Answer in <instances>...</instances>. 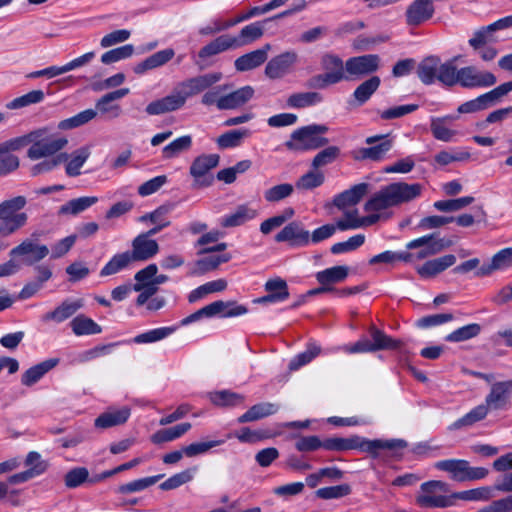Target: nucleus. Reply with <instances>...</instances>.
Here are the masks:
<instances>
[{
  "label": "nucleus",
  "instance_id": "61",
  "mask_svg": "<svg viewBox=\"0 0 512 512\" xmlns=\"http://www.w3.org/2000/svg\"><path fill=\"white\" fill-rule=\"evenodd\" d=\"M351 492V486L344 483L336 486L319 488L315 491V496L323 500L340 499L350 495Z\"/></svg>",
  "mask_w": 512,
  "mask_h": 512
},
{
  "label": "nucleus",
  "instance_id": "5",
  "mask_svg": "<svg viewBox=\"0 0 512 512\" xmlns=\"http://www.w3.org/2000/svg\"><path fill=\"white\" fill-rule=\"evenodd\" d=\"M329 128L323 124H310L300 127L292 132L291 139L285 143L289 150L293 151H311L326 146L329 139L323 135Z\"/></svg>",
  "mask_w": 512,
  "mask_h": 512
},
{
  "label": "nucleus",
  "instance_id": "51",
  "mask_svg": "<svg viewBox=\"0 0 512 512\" xmlns=\"http://www.w3.org/2000/svg\"><path fill=\"white\" fill-rule=\"evenodd\" d=\"M454 505H456L457 500L464 501H488L493 497L492 488L491 487H479L475 489L453 492L452 493Z\"/></svg>",
  "mask_w": 512,
  "mask_h": 512
},
{
  "label": "nucleus",
  "instance_id": "60",
  "mask_svg": "<svg viewBox=\"0 0 512 512\" xmlns=\"http://www.w3.org/2000/svg\"><path fill=\"white\" fill-rule=\"evenodd\" d=\"M321 348L315 343H309L305 351L296 355L289 363L291 371L298 370L300 367L310 363L320 354Z\"/></svg>",
  "mask_w": 512,
  "mask_h": 512
},
{
  "label": "nucleus",
  "instance_id": "3",
  "mask_svg": "<svg viewBox=\"0 0 512 512\" xmlns=\"http://www.w3.org/2000/svg\"><path fill=\"white\" fill-rule=\"evenodd\" d=\"M422 185L406 182L391 183L375 193L364 205L366 212H379L410 202L421 195Z\"/></svg>",
  "mask_w": 512,
  "mask_h": 512
},
{
  "label": "nucleus",
  "instance_id": "64",
  "mask_svg": "<svg viewBox=\"0 0 512 512\" xmlns=\"http://www.w3.org/2000/svg\"><path fill=\"white\" fill-rule=\"evenodd\" d=\"M89 480V471L86 467H75L70 469L64 476L65 486L74 489Z\"/></svg>",
  "mask_w": 512,
  "mask_h": 512
},
{
  "label": "nucleus",
  "instance_id": "52",
  "mask_svg": "<svg viewBox=\"0 0 512 512\" xmlns=\"http://www.w3.org/2000/svg\"><path fill=\"white\" fill-rule=\"evenodd\" d=\"M210 400L217 406H238L245 401V396L230 390H221L210 394Z\"/></svg>",
  "mask_w": 512,
  "mask_h": 512
},
{
  "label": "nucleus",
  "instance_id": "39",
  "mask_svg": "<svg viewBox=\"0 0 512 512\" xmlns=\"http://www.w3.org/2000/svg\"><path fill=\"white\" fill-rule=\"evenodd\" d=\"M487 408L483 405V403L477 405L473 409H471L468 413H466L461 418L457 419L449 426V430H459L462 428L471 427L477 422L484 420L488 415Z\"/></svg>",
  "mask_w": 512,
  "mask_h": 512
},
{
  "label": "nucleus",
  "instance_id": "23",
  "mask_svg": "<svg viewBox=\"0 0 512 512\" xmlns=\"http://www.w3.org/2000/svg\"><path fill=\"white\" fill-rule=\"evenodd\" d=\"M267 295L254 300L255 303H277L283 302L289 298V289L285 280L280 277L272 278L266 281L264 285Z\"/></svg>",
  "mask_w": 512,
  "mask_h": 512
},
{
  "label": "nucleus",
  "instance_id": "55",
  "mask_svg": "<svg viewBox=\"0 0 512 512\" xmlns=\"http://www.w3.org/2000/svg\"><path fill=\"white\" fill-rule=\"evenodd\" d=\"M164 477V474H159L155 476L145 477L141 479H137L126 484H122L118 487L117 491L120 494H130L134 492L142 491L154 484H156L160 479Z\"/></svg>",
  "mask_w": 512,
  "mask_h": 512
},
{
  "label": "nucleus",
  "instance_id": "19",
  "mask_svg": "<svg viewBox=\"0 0 512 512\" xmlns=\"http://www.w3.org/2000/svg\"><path fill=\"white\" fill-rule=\"evenodd\" d=\"M185 104L186 103L184 102V97L180 95L176 88L171 94L150 102L146 106L145 112L151 116L162 115L165 113L177 111L183 108Z\"/></svg>",
  "mask_w": 512,
  "mask_h": 512
},
{
  "label": "nucleus",
  "instance_id": "41",
  "mask_svg": "<svg viewBox=\"0 0 512 512\" xmlns=\"http://www.w3.org/2000/svg\"><path fill=\"white\" fill-rule=\"evenodd\" d=\"M71 329L76 336L95 335L102 332V328L93 319L80 314L70 322Z\"/></svg>",
  "mask_w": 512,
  "mask_h": 512
},
{
  "label": "nucleus",
  "instance_id": "18",
  "mask_svg": "<svg viewBox=\"0 0 512 512\" xmlns=\"http://www.w3.org/2000/svg\"><path fill=\"white\" fill-rule=\"evenodd\" d=\"M270 9L267 7V3L261 6H255L251 8L246 14L222 18H215L207 27L202 29L200 32H223L233 28L236 24L241 23L253 16L265 14L269 12Z\"/></svg>",
  "mask_w": 512,
  "mask_h": 512
},
{
  "label": "nucleus",
  "instance_id": "13",
  "mask_svg": "<svg viewBox=\"0 0 512 512\" xmlns=\"http://www.w3.org/2000/svg\"><path fill=\"white\" fill-rule=\"evenodd\" d=\"M379 67L380 57L377 54L355 56L345 62V70L349 80L373 74Z\"/></svg>",
  "mask_w": 512,
  "mask_h": 512
},
{
  "label": "nucleus",
  "instance_id": "57",
  "mask_svg": "<svg viewBox=\"0 0 512 512\" xmlns=\"http://www.w3.org/2000/svg\"><path fill=\"white\" fill-rule=\"evenodd\" d=\"M454 116H446L442 118H434L431 120L430 129L432 132V135L435 139L443 141V142H449L452 140L454 135L456 134L455 131L449 129L445 126L446 120H454Z\"/></svg>",
  "mask_w": 512,
  "mask_h": 512
},
{
  "label": "nucleus",
  "instance_id": "14",
  "mask_svg": "<svg viewBox=\"0 0 512 512\" xmlns=\"http://www.w3.org/2000/svg\"><path fill=\"white\" fill-rule=\"evenodd\" d=\"M278 243L286 242L290 247H306L310 243V232L300 221H291L275 235Z\"/></svg>",
  "mask_w": 512,
  "mask_h": 512
},
{
  "label": "nucleus",
  "instance_id": "56",
  "mask_svg": "<svg viewBox=\"0 0 512 512\" xmlns=\"http://www.w3.org/2000/svg\"><path fill=\"white\" fill-rule=\"evenodd\" d=\"M481 332V326L477 323H471L460 327L445 337L447 342L458 343L477 337Z\"/></svg>",
  "mask_w": 512,
  "mask_h": 512
},
{
  "label": "nucleus",
  "instance_id": "22",
  "mask_svg": "<svg viewBox=\"0 0 512 512\" xmlns=\"http://www.w3.org/2000/svg\"><path fill=\"white\" fill-rule=\"evenodd\" d=\"M433 0H414L406 11V21L411 26H418L432 18Z\"/></svg>",
  "mask_w": 512,
  "mask_h": 512
},
{
  "label": "nucleus",
  "instance_id": "36",
  "mask_svg": "<svg viewBox=\"0 0 512 512\" xmlns=\"http://www.w3.org/2000/svg\"><path fill=\"white\" fill-rule=\"evenodd\" d=\"M279 405L270 402H262L250 407L238 419V423H248L263 419L279 411Z\"/></svg>",
  "mask_w": 512,
  "mask_h": 512
},
{
  "label": "nucleus",
  "instance_id": "6",
  "mask_svg": "<svg viewBox=\"0 0 512 512\" xmlns=\"http://www.w3.org/2000/svg\"><path fill=\"white\" fill-rule=\"evenodd\" d=\"M449 484L441 480H430L420 485V491L416 495L415 502L420 508H448L454 506L452 493L441 495L439 492H448Z\"/></svg>",
  "mask_w": 512,
  "mask_h": 512
},
{
  "label": "nucleus",
  "instance_id": "63",
  "mask_svg": "<svg viewBox=\"0 0 512 512\" xmlns=\"http://www.w3.org/2000/svg\"><path fill=\"white\" fill-rule=\"evenodd\" d=\"M340 155V148L337 146H328L318 152L312 160L311 166L318 170L321 167L333 163Z\"/></svg>",
  "mask_w": 512,
  "mask_h": 512
},
{
  "label": "nucleus",
  "instance_id": "50",
  "mask_svg": "<svg viewBox=\"0 0 512 512\" xmlns=\"http://www.w3.org/2000/svg\"><path fill=\"white\" fill-rule=\"evenodd\" d=\"M369 333L373 340L371 344L374 349V352L385 349L394 350L400 347L401 342L399 340L391 338L390 336H388L375 326L370 327Z\"/></svg>",
  "mask_w": 512,
  "mask_h": 512
},
{
  "label": "nucleus",
  "instance_id": "35",
  "mask_svg": "<svg viewBox=\"0 0 512 512\" xmlns=\"http://www.w3.org/2000/svg\"><path fill=\"white\" fill-rule=\"evenodd\" d=\"M59 360L51 358L39 364H36L26 370L21 377V383L24 386L31 387L36 384L46 373L53 369Z\"/></svg>",
  "mask_w": 512,
  "mask_h": 512
},
{
  "label": "nucleus",
  "instance_id": "53",
  "mask_svg": "<svg viewBox=\"0 0 512 512\" xmlns=\"http://www.w3.org/2000/svg\"><path fill=\"white\" fill-rule=\"evenodd\" d=\"M90 156L88 147H81L74 151L71 155L70 161L66 164L65 171L70 177H76L81 174V167L87 161Z\"/></svg>",
  "mask_w": 512,
  "mask_h": 512
},
{
  "label": "nucleus",
  "instance_id": "11",
  "mask_svg": "<svg viewBox=\"0 0 512 512\" xmlns=\"http://www.w3.org/2000/svg\"><path fill=\"white\" fill-rule=\"evenodd\" d=\"M262 34H240L229 36L222 34L209 44L202 47L198 53L199 58L206 59L229 49H235L256 40Z\"/></svg>",
  "mask_w": 512,
  "mask_h": 512
},
{
  "label": "nucleus",
  "instance_id": "54",
  "mask_svg": "<svg viewBox=\"0 0 512 512\" xmlns=\"http://www.w3.org/2000/svg\"><path fill=\"white\" fill-rule=\"evenodd\" d=\"M192 147V137L190 135L181 136L162 149V155L165 159H172L180 153L190 150Z\"/></svg>",
  "mask_w": 512,
  "mask_h": 512
},
{
  "label": "nucleus",
  "instance_id": "15",
  "mask_svg": "<svg viewBox=\"0 0 512 512\" xmlns=\"http://www.w3.org/2000/svg\"><path fill=\"white\" fill-rule=\"evenodd\" d=\"M221 79L220 73H208L204 75H199L196 77H192L186 79L181 82L177 86V90L184 97V102L186 103L187 99L197 95L206 89L213 86Z\"/></svg>",
  "mask_w": 512,
  "mask_h": 512
},
{
  "label": "nucleus",
  "instance_id": "62",
  "mask_svg": "<svg viewBox=\"0 0 512 512\" xmlns=\"http://www.w3.org/2000/svg\"><path fill=\"white\" fill-rule=\"evenodd\" d=\"M45 94L42 90H32L22 96H19L6 104L10 110L20 109L32 104L40 103L44 100Z\"/></svg>",
  "mask_w": 512,
  "mask_h": 512
},
{
  "label": "nucleus",
  "instance_id": "45",
  "mask_svg": "<svg viewBox=\"0 0 512 512\" xmlns=\"http://www.w3.org/2000/svg\"><path fill=\"white\" fill-rule=\"evenodd\" d=\"M97 201H98V198L95 196H84V197L75 198V199H72V200L66 202L65 204H63L59 208L58 214L59 215H77V214L85 211L86 209H88L89 207L94 205L95 203H97Z\"/></svg>",
  "mask_w": 512,
  "mask_h": 512
},
{
  "label": "nucleus",
  "instance_id": "33",
  "mask_svg": "<svg viewBox=\"0 0 512 512\" xmlns=\"http://www.w3.org/2000/svg\"><path fill=\"white\" fill-rule=\"evenodd\" d=\"M254 95V89L251 86L241 87L227 95H223L219 101V110H230L241 107L247 103Z\"/></svg>",
  "mask_w": 512,
  "mask_h": 512
},
{
  "label": "nucleus",
  "instance_id": "9",
  "mask_svg": "<svg viewBox=\"0 0 512 512\" xmlns=\"http://www.w3.org/2000/svg\"><path fill=\"white\" fill-rule=\"evenodd\" d=\"M218 154H202L197 156L191 163L189 174L193 178L194 189L210 187L214 183V175L211 171L219 165Z\"/></svg>",
  "mask_w": 512,
  "mask_h": 512
},
{
  "label": "nucleus",
  "instance_id": "48",
  "mask_svg": "<svg viewBox=\"0 0 512 512\" xmlns=\"http://www.w3.org/2000/svg\"><path fill=\"white\" fill-rule=\"evenodd\" d=\"M251 135L248 129H235L221 134L216 139V144L220 149L234 148L241 145L244 138Z\"/></svg>",
  "mask_w": 512,
  "mask_h": 512
},
{
  "label": "nucleus",
  "instance_id": "38",
  "mask_svg": "<svg viewBox=\"0 0 512 512\" xmlns=\"http://www.w3.org/2000/svg\"><path fill=\"white\" fill-rule=\"evenodd\" d=\"M380 84V77L372 76L369 79L363 81L360 85H358L352 94V97L354 98L356 105H364L371 98V96L378 90Z\"/></svg>",
  "mask_w": 512,
  "mask_h": 512
},
{
  "label": "nucleus",
  "instance_id": "43",
  "mask_svg": "<svg viewBox=\"0 0 512 512\" xmlns=\"http://www.w3.org/2000/svg\"><path fill=\"white\" fill-rule=\"evenodd\" d=\"M348 274L349 268L344 265H339L317 272L316 280L321 285L331 286V284L344 281Z\"/></svg>",
  "mask_w": 512,
  "mask_h": 512
},
{
  "label": "nucleus",
  "instance_id": "17",
  "mask_svg": "<svg viewBox=\"0 0 512 512\" xmlns=\"http://www.w3.org/2000/svg\"><path fill=\"white\" fill-rule=\"evenodd\" d=\"M452 59L441 63L440 58L437 56H429L424 58L417 66V76L425 85H431L438 81L441 83V76L443 69L446 66H451Z\"/></svg>",
  "mask_w": 512,
  "mask_h": 512
},
{
  "label": "nucleus",
  "instance_id": "44",
  "mask_svg": "<svg viewBox=\"0 0 512 512\" xmlns=\"http://www.w3.org/2000/svg\"><path fill=\"white\" fill-rule=\"evenodd\" d=\"M323 101V95L319 92H300L293 93L287 99V105L292 108H306L317 105Z\"/></svg>",
  "mask_w": 512,
  "mask_h": 512
},
{
  "label": "nucleus",
  "instance_id": "7",
  "mask_svg": "<svg viewBox=\"0 0 512 512\" xmlns=\"http://www.w3.org/2000/svg\"><path fill=\"white\" fill-rule=\"evenodd\" d=\"M434 468L449 474L456 482H470L486 478L489 470L485 467H473L464 459H444L434 463Z\"/></svg>",
  "mask_w": 512,
  "mask_h": 512
},
{
  "label": "nucleus",
  "instance_id": "27",
  "mask_svg": "<svg viewBox=\"0 0 512 512\" xmlns=\"http://www.w3.org/2000/svg\"><path fill=\"white\" fill-rule=\"evenodd\" d=\"M456 263V256L447 254L439 258L426 261L417 268V273L422 278H433Z\"/></svg>",
  "mask_w": 512,
  "mask_h": 512
},
{
  "label": "nucleus",
  "instance_id": "1",
  "mask_svg": "<svg viewBox=\"0 0 512 512\" xmlns=\"http://www.w3.org/2000/svg\"><path fill=\"white\" fill-rule=\"evenodd\" d=\"M322 446L329 451H347L359 449L368 453L372 458H378L381 450L391 452V456L400 459L403 456L401 452L408 446L404 439H374L369 440L358 435L349 438L331 437L322 440Z\"/></svg>",
  "mask_w": 512,
  "mask_h": 512
},
{
  "label": "nucleus",
  "instance_id": "10",
  "mask_svg": "<svg viewBox=\"0 0 512 512\" xmlns=\"http://www.w3.org/2000/svg\"><path fill=\"white\" fill-rule=\"evenodd\" d=\"M369 147L359 148L351 152V156L356 161L370 160L379 162L385 158V155L391 150L393 141L387 134L369 136L365 139Z\"/></svg>",
  "mask_w": 512,
  "mask_h": 512
},
{
  "label": "nucleus",
  "instance_id": "2",
  "mask_svg": "<svg viewBox=\"0 0 512 512\" xmlns=\"http://www.w3.org/2000/svg\"><path fill=\"white\" fill-rule=\"evenodd\" d=\"M459 56L452 58L451 66L443 69L441 84L446 87L459 85L464 89L487 88L496 84V76L485 70H479L476 66L469 65L460 69L456 66Z\"/></svg>",
  "mask_w": 512,
  "mask_h": 512
},
{
  "label": "nucleus",
  "instance_id": "49",
  "mask_svg": "<svg viewBox=\"0 0 512 512\" xmlns=\"http://www.w3.org/2000/svg\"><path fill=\"white\" fill-rule=\"evenodd\" d=\"M176 330V326L159 327L135 336L132 341L135 344L155 343L169 337Z\"/></svg>",
  "mask_w": 512,
  "mask_h": 512
},
{
  "label": "nucleus",
  "instance_id": "21",
  "mask_svg": "<svg viewBox=\"0 0 512 512\" xmlns=\"http://www.w3.org/2000/svg\"><path fill=\"white\" fill-rule=\"evenodd\" d=\"M130 92L129 88H120L100 97L95 103L97 114L105 115L107 119H114L120 116L121 107L113 102L119 100Z\"/></svg>",
  "mask_w": 512,
  "mask_h": 512
},
{
  "label": "nucleus",
  "instance_id": "28",
  "mask_svg": "<svg viewBox=\"0 0 512 512\" xmlns=\"http://www.w3.org/2000/svg\"><path fill=\"white\" fill-rule=\"evenodd\" d=\"M269 49L270 45L266 44L260 49L238 57L234 62L235 69L237 71L244 72L261 66L268 58L267 53Z\"/></svg>",
  "mask_w": 512,
  "mask_h": 512
},
{
  "label": "nucleus",
  "instance_id": "16",
  "mask_svg": "<svg viewBox=\"0 0 512 512\" xmlns=\"http://www.w3.org/2000/svg\"><path fill=\"white\" fill-rule=\"evenodd\" d=\"M67 143L68 141L65 137L50 136L42 139L37 138L28 149L27 156L31 160L48 157L62 150Z\"/></svg>",
  "mask_w": 512,
  "mask_h": 512
},
{
  "label": "nucleus",
  "instance_id": "26",
  "mask_svg": "<svg viewBox=\"0 0 512 512\" xmlns=\"http://www.w3.org/2000/svg\"><path fill=\"white\" fill-rule=\"evenodd\" d=\"M369 184L359 183L334 197L333 204L340 210L358 204L367 194Z\"/></svg>",
  "mask_w": 512,
  "mask_h": 512
},
{
  "label": "nucleus",
  "instance_id": "32",
  "mask_svg": "<svg viewBox=\"0 0 512 512\" xmlns=\"http://www.w3.org/2000/svg\"><path fill=\"white\" fill-rule=\"evenodd\" d=\"M305 8V4L297 5L291 9L285 10L273 17L266 18L262 21L254 22L250 25L245 26L240 32H264L266 30H272L275 29V25L278 21L289 17L291 15H294L295 13H298L302 11Z\"/></svg>",
  "mask_w": 512,
  "mask_h": 512
},
{
  "label": "nucleus",
  "instance_id": "30",
  "mask_svg": "<svg viewBox=\"0 0 512 512\" xmlns=\"http://www.w3.org/2000/svg\"><path fill=\"white\" fill-rule=\"evenodd\" d=\"M296 61V54L291 52L283 53L271 59L266 67L265 74L271 79L284 76Z\"/></svg>",
  "mask_w": 512,
  "mask_h": 512
},
{
  "label": "nucleus",
  "instance_id": "34",
  "mask_svg": "<svg viewBox=\"0 0 512 512\" xmlns=\"http://www.w3.org/2000/svg\"><path fill=\"white\" fill-rule=\"evenodd\" d=\"M322 68L325 74L337 84L342 80H349V76L345 70V64L342 59L335 55H324L321 60Z\"/></svg>",
  "mask_w": 512,
  "mask_h": 512
},
{
  "label": "nucleus",
  "instance_id": "4",
  "mask_svg": "<svg viewBox=\"0 0 512 512\" xmlns=\"http://www.w3.org/2000/svg\"><path fill=\"white\" fill-rule=\"evenodd\" d=\"M25 196H16L0 202V236L9 237L28 223V214L21 210L26 206Z\"/></svg>",
  "mask_w": 512,
  "mask_h": 512
},
{
  "label": "nucleus",
  "instance_id": "47",
  "mask_svg": "<svg viewBox=\"0 0 512 512\" xmlns=\"http://www.w3.org/2000/svg\"><path fill=\"white\" fill-rule=\"evenodd\" d=\"M42 135L41 130L30 132L29 134L9 139L0 143V154H9L10 151H17L31 144Z\"/></svg>",
  "mask_w": 512,
  "mask_h": 512
},
{
  "label": "nucleus",
  "instance_id": "25",
  "mask_svg": "<svg viewBox=\"0 0 512 512\" xmlns=\"http://www.w3.org/2000/svg\"><path fill=\"white\" fill-rule=\"evenodd\" d=\"M131 415V409L127 406L119 409L109 408L106 412L101 413L94 421L96 428L107 429L114 426L122 425L127 422Z\"/></svg>",
  "mask_w": 512,
  "mask_h": 512
},
{
  "label": "nucleus",
  "instance_id": "42",
  "mask_svg": "<svg viewBox=\"0 0 512 512\" xmlns=\"http://www.w3.org/2000/svg\"><path fill=\"white\" fill-rule=\"evenodd\" d=\"M133 263L129 251L115 254L101 269L100 276L106 277L119 273Z\"/></svg>",
  "mask_w": 512,
  "mask_h": 512
},
{
  "label": "nucleus",
  "instance_id": "40",
  "mask_svg": "<svg viewBox=\"0 0 512 512\" xmlns=\"http://www.w3.org/2000/svg\"><path fill=\"white\" fill-rule=\"evenodd\" d=\"M190 429H191V424L189 422L180 423V424L170 427V428L158 430L151 436V441L154 444H162V443L170 442V441L180 438L182 435L187 433Z\"/></svg>",
  "mask_w": 512,
  "mask_h": 512
},
{
  "label": "nucleus",
  "instance_id": "8",
  "mask_svg": "<svg viewBox=\"0 0 512 512\" xmlns=\"http://www.w3.org/2000/svg\"><path fill=\"white\" fill-rule=\"evenodd\" d=\"M40 232H33L30 237L22 240L20 244L12 248L9 252L10 257H21L22 263L27 266H33L49 254L47 245L39 243Z\"/></svg>",
  "mask_w": 512,
  "mask_h": 512
},
{
  "label": "nucleus",
  "instance_id": "59",
  "mask_svg": "<svg viewBox=\"0 0 512 512\" xmlns=\"http://www.w3.org/2000/svg\"><path fill=\"white\" fill-rule=\"evenodd\" d=\"M325 181L323 172L319 170H310L302 175L296 182L295 187L298 190H312L321 186Z\"/></svg>",
  "mask_w": 512,
  "mask_h": 512
},
{
  "label": "nucleus",
  "instance_id": "29",
  "mask_svg": "<svg viewBox=\"0 0 512 512\" xmlns=\"http://www.w3.org/2000/svg\"><path fill=\"white\" fill-rule=\"evenodd\" d=\"M83 307V301L81 299L70 301L65 300L59 306H57L54 310L45 313L42 316L43 322H56L62 323L65 320L69 319L73 316L78 310Z\"/></svg>",
  "mask_w": 512,
  "mask_h": 512
},
{
  "label": "nucleus",
  "instance_id": "58",
  "mask_svg": "<svg viewBox=\"0 0 512 512\" xmlns=\"http://www.w3.org/2000/svg\"><path fill=\"white\" fill-rule=\"evenodd\" d=\"M196 470H197V468L193 467V468H188L179 473H176V474L172 475L171 477H169L164 482H162L159 485V488L164 491L176 489V488L190 482L193 479Z\"/></svg>",
  "mask_w": 512,
  "mask_h": 512
},
{
  "label": "nucleus",
  "instance_id": "37",
  "mask_svg": "<svg viewBox=\"0 0 512 512\" xmlns=\"http://www.w3.org/2000/svg\"><path fill=\"white\" fill-rule=\"evenodd\" d=\"M256 216L257 211L255 209L247 205H239L233 213L223 216L220 224L224 228L237 227L254 219Z\"/></svg>",
  "mask_w": 512,
  "mask_h": 512
},
{
  "label": "nucleus",
  "instance_id": "46",
  "mask_svg": "<svg viewBox=\"0 0 512 512\" xmlns=\"http://www.w3.org/2000/svg\"><path fill=\"white\" fill-rule=\"evenodd\" d=\"M224 304L223 301L218 300L214 301L203 308L195 311L194 313L188 315L187 317L183 318L180 322L181 326H187L191 323H194L196 321H199L203 318H211L216 315H219L221 310L223 309Z\"/></svg>",
  "mask_w": 512,
  "mask_h": 512
},
{
  "label": "nucleus",
  "instance_id": "24",
  "mask_svg": "<svg viewBox=\"0 0 512 512\" xmlns=\"http://www.w3.org/2000/svg\"><path fill=\"white\" fill-rule=\"evenodd\" d=\"M512 267V247L504 248L494 254L490 263H484L475 272V277L481 278L491 275L498 270H505Z\"/></svg>",
  "mask_w": 512,
  "mask_h": 512
},
{
  "label": "nucleus",
  "instance_id": "31",
  "mask_svg": "<svg viewBox=\"0 0 512 512\" xmlns=\"http://www.w3.org/2000/svg\"><path fill=\"white\" fill-rule=\"evenodd\" d=\"M452 244L453 242L451 240L444 238L435 239L434 234H428L408 242L406 248L412 250L426 246L428 253L433 256L449 248Z\"/></svg>",
  "mask_w": 512,
  "mask_h": 512
},
{
  "label": "nucleus",
  "instance_id": "20",
  "mask_svg": "<svg viewBox=\"0 0 512 512\" xmlns=\"http://www.w3.org/2000/svg\"><path fill=\"white\" fill-rule=\"evenodd\" d=\"M151 236L145 232L133 239L132 251H129L133 262L147 261L158 253L159 245L156 240L150 239Z\"/></svg>",
  "mask_w": 512,
  "mask_h": 512
},
{
  "label": "nucleus",
  "instance_id": "12",
  "mask_svg": "<svg viewBox=\"0 0 512 512\" xmlns=\"http://www.w3.org/2000/svg\"><path fill=\"white\" fill-rule=\"evenodd\" d=\"M512 380L495 382L491 385L483 405L490 411L506 410L510 406Z\"/></svg>",
  "mask_w": 512,
  "mask_h": 512
}]
</instances>
